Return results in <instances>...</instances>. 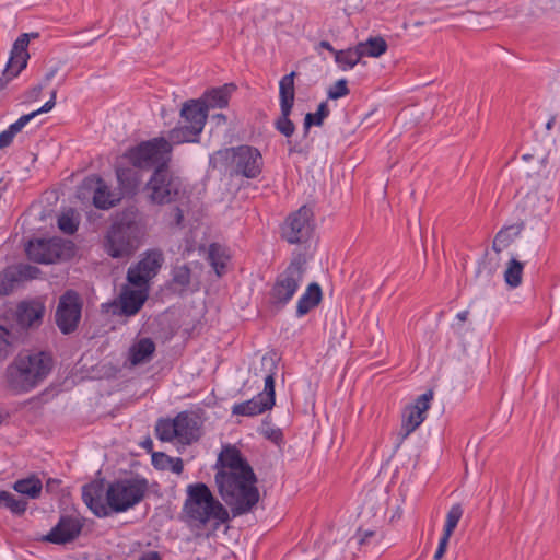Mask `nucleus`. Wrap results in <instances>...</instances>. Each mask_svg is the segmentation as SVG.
I'll use <instances>...</instances> for the list:
<instances>
[{
    "label": "nucleus",
    "instance_id": "f257e3e1",
    "mask_svg": "<svg viewBox=\"0 0 560 560\" xmlns=\"http://www.w3.org/2000/svg\"><path fill=\"white\" fill-rule=\"evenodd\" d=\"M252 467L242 471H217L215 483L219 494L230 506L234 517L250 512L258 503L260 495Z\"/></svg>",
    "mask_w": 560,
    "mask_h": 560
},
{
    "label": "nucleus",
    "instance_id": "f03ea898",
    "mask_svg": "<svg viewBox=\"0 0 560 560\" xmlns=\"http://www.w3.org/2000/svg\"><path fill=\"white\" fill-rule=\"evenodd\" d=\"M51 369L52 359L48 353L21 352L5 369V386L16 395L30 393L44 382Z\"/></svg>",
    "mask_w": 560,
    "mask_h": 560
},
{
    "label": "nucleus",
    "instance_id": "7ed1b4c3",
    "mask_svg": "<svg viewBox=\"0 0 560 560\" xmlns=\"http://www.w3.org/2000/svg\"><path fill=\"white\" fill-rule=\"evenodd\" d=\"M183 512L187 522L197 528H203L211 520L218 525L230 520L229 511L217 500L208 486L202 482L187 486V498Z\"/></svg>",
    "mask_w": 560,
    "mask_h": 560
},
{
    "label": "nucleus",
    "instance_id": "20e7f679",
    "mask_svg": "<svg viewBox=\"0 0 560 560\" xmlns=\"http://www.w3.org/2000/svg\"><path fill=\"white\" fill-rule=\"evenodd\" d=\"M144 235L143 224L137 211L121 212L112 223L105 237V248L113 258L131 256Z\"/></svg>",
    "mask_w": 560,
    "mask_h": 560
},
{
    "label": "nucleus",
    "instance_id": "39448f33",
    "mask_svg": "<svg viewBox=\"0 0 560 560\" xmlns=\"http://www.w3.org/2000/svg\"><path fill=\"white\" fill-rule=\"evenodd\" d=\"M144 191L149 202L158 206L177 202L187 194L183 178L172 171L168 164L153 171Z\"/></svg>",
    "mask_w": 560,
    "mask_h": 560
},
{
    "label": "nucleus",
    "instance_id": "423d86ee",
    "mask_svg": "<svg viewBox=\"0 0 560 560\" xmlns=\"http://www.w3.org/2000/svg\"><path fill=\"white\" fill-rule=\"evenodd\" d=\"M305 272L306 259L303 255H298L275 279L269 292L272 307L282 310L291 302L304 281Z\"/></svg>",
    "mask_w": 560,
    "mask_h": 560
},
{
    "label": "nucleus",
    "instance_id": "0eeeda50",
    "mask_svg": "<svg viewBox=\"0 0 560 560\" xmlns=\"http://www.w3.org/2000/svg\"><path fill=\"white\" fill-rule=\"evenodd\" d=\"M172 150L167 139L156 137L129 148L124 156L138 170H155L170 163Z\"/></svg>",
    "mask_w": 560,
    "mask_h": 560
},
{
    "label": "nucleus",
    "instance_id": "6e6552de",
    "mask_svg": "<svg viewBox=\"0 0 560 560\" xmlns=\"http://www.w3.org/2000/svg\"><path fill=\"white\" fill-rule=\"evenodd\" d=\"M147 491L148 481L144 478L130 477L110 482L106 489L110 513H121L133 508L142 501Z\"/></svg>",
    "mask_w": 560,
    "mask_h": 560
},
{
    "label": "nucleus",
    "instance_id": "1a4fd4ad",
    "mask_svg": "<svg viewBox=\"0 0 560 560\" xmlns=\"http://www.w3.org/2000/svg\"><path fill=\"white\" fill-rule=\"evenodd\" d=\"M25 252L30 260L49 265L69 258L72 254V245L61 238H38L30 241Z\"/></svg>",
    "mask_w": 560,
    "mask_h": 560
},
{
    "label": "nucleus",
    "instance_id": "9d476101",
    "mask_svg": "<svg viewBox=\"0 0 560 560\" xmlns=\"http://www.w3.org/2000/svg\"><path fill=\"white\" fill-rule=\"evenodd\" d=\"M83 302L74 290H67L58 301L55 323L63 335L74 332L82 315Z\"/></svg>",
    "mask_w": 560,
    "mask_h": 560
},
{
    "label": "nucleus",
    "instance_id": "9b49d317",
    "mask_svg": "<svg viewBox=\"0 0 560 560\" xmlns=\"http://www.w3.org/2000/svg\"><path fill=\"white\" fill-rule=\"evenodd\" d=\"M313 230V211L302 206L287 217L281 225V236L290 244H303L311 238Z\"/></svg>",
    "mask_w": 560,
    "mask_h": 560
},
{
    "label": "nucleus",
    "instance_id": "f8f14e48",
    "mask_svg": "<svg viewBox=\"0 0 560 560\" xmlns=\"http://www.w3.org/2000/svg\"><path fill=\"white\" fill-rule=\"evenodd\" d=\"M295 75L296 72L292 71L279 81L280 116L275 121V128L287 138H290L295 131V126L290 119L295 98Z\"/></svg>",
    "mask_w": 560,
    "mask_h": 560
},
{
    "label": "nucleus",
    "instance_id": "ddd939ff",
    "mask_svg": "<svg viewBox=\"0 0 560 560\" xmlns=\"http://www.w3.org/2000/svg\"><path fill=\"white\" fill-rule=\"evenodd\" d=\"M164 260L161 249L152 248L145 250L141 259L129 267L127 271L128 282L138 288H148L149 281L159 273Z\"/></svg>",
    "mask_w": 560,
    "mask_h": 560
},
{
    "label": "nucleus",
    "instance_id": "4468645a",
    "mask_svg": "<svg viewBox=\"0 0 560 560\" xmlns=\"http://www.w3.org/2000/svg\"><path fill=\"white\" fill-rule=\"evenodd\" d=\"M231 153L233 173L253 179L260 175L264 159L260 151L252 145H238L226 150Z\"/></svg>",
    "mask_w": 560,
    "mask_h": 560
},
{
    "label": "nucleus",
    "instance_id": "2eb2a0df",
    "mask_svg": "<svg viewBox=\"0 0 560 560\" xmlns=\"http://www.w3.org/2000/svg\"><path fill=\"white\" fill-rule=\"evenodd\" d=\"M433 399V392L428 390L421 394L413 405L406 407L402 413L401 427L397 436L396 448L400 447L402 442L418 428L425 419V412L430 408Z\"/></svg>",
    "mask_w": 560,
    "mask_h": 560
},
{
    "label": "nucleus",
    "instance_id": "dca6fc26",
    "mask_svg": "<svg viewBox=\"0 0 560 560\" xmlns=\"http://www.w3.org/2000/svg\"><path fill=\"white\" fill-rule=\"evenodd\" d=\"M92 192L93 205L101 210H108L121 200V194L112 190L106 182L98 175L84 178L80 187V194Z\"/></svg>",
    "mask_w": 560,
    "mask_h": 560
},
{
    "label": "nucleus",
    "instance_id": "f3484780",
    "mask_svg": "<svg viewBox=\"0 0 560 560\" xmlns=\"http://www.w3.org/2000/svg\"><path fill=\"white\" fill-rule=\"evenodd\" d=\"M83 522L73 515H61L58 523L43 537V541L66 545L74 541L81 534Z\"/></svg>",
    "mask_w": 560,
    "mask_h": 560
},
{
    "label": "nucleus",
    "instance_id": "a211bd4d",
    "mask_svg": "<svg viewBox=\"0 0 560 560\" xmlns=\"http://www.w3.org/2000/svg\"><path fill=\"white\" fill-rule=\"evenodd\" d=\"M104 480H94L82 487V500L97 517L110 515V508L106 501Z\"/></svg>",
    "mask_w": 560,
    "mask_h": 560
},
{
    "label": "nucleus",
    "instance_id": "6ab92c4d",
    "mask_svg": "<svg viewBox=\"0 0 560 560\" xmlns=\"http://www.w3.org/2000/svg\"><path fill=\"white\" fill-rule=\"evenodd\" d=\"M28 44L30 36L26 33L20 35L13 43L9 60L3 71L7 77L14 79L26 67L30 58L27 52Z\"/></svg>",
    "mask_w": 560,
    "mask_h": 560
},
{
    "label": "nucleus",
    "instance_id": "aec40b11",
    "mask_svg": "<svg viewBox=\"0 0 560 560\" xmlns=\"http://www.w3.org/2000/svg\"><path fill=\"white\" fill-rule=\"evenodd\" d=\"M148 299V288L138 290L125 288L119 295L120 311L119 315L127 317L135 316L142 308Z\"/></svg>",
    "mask_w": 560,
    "mask_h": 560
},
{
    "label": "nucleus",
    "instance_id": "412c9836",
    "mask_svg": "<svg viewBox=\"0 0 560 560\" xmlns=\"http://www.w3.org/2000/svg\"><path fill=\"white\" fill-rule=\"evenodd\" d=\"M176 440L189 445L199 439V427L197 420L188 412L182 411L174 418Z\"/></svg>",
    "mask_w": 560,
    "mask_h": 560
},
{
    "label": "nucleus",
    "instance_id": "4be33fe9",
    "mask_svg": "<svg viewBox=\"0 0 560 560\" xmlns=\"http://www.w3.org/2000/svg\"><path fill=\"white\" fill-rule=\"evenodd\" d=\"M45 306L38 301H23L18 305L16 320L23 327H33L42 323Z\"/></svg>",
    "mask_w": 560,
    "mask_h": 560
},
{
    "label": "nucleus",
    "instance_id": "5701e85b",
    "mask_svg": "<svg viewBox=\"0 0 560 560\" xmlns=\"http://www.w3.org/2000/svg\"><path fill=\"white\" fill-rule=\"evenodd\" d=\"M116 177L118 182L117 192L121 194V199L137 194L141 183V175L136 167H117Z\"/></svg>",
    "mask_w": 560,
    "mask_h": 560
},
{
    "label": "nucleus",
    "instance_id": "b1692460",
    "mask_svg": "<svg viewBox=\"0 0 560 560\" xmlns=\"http://www.w3.org/2000/svg\"><path fill=\"white\" fill-rule=\"evenodd\" d=\"M215 467L218 470L242 471L250 465L235 446L228 445L219 454Z\"/></svg>",
    "mask_w": 560,
    "mask_h": 560
},
{
    "label": "nucleus",
    "instance_id": "393cba45",
    "mask_svg": "<svg viewBox=\"0 0 560 560\" xmlns=\"http://www.w3.org/2000/svg\"><path fill=\"white\" fill-rule=\"evenodd\" d=\"M208 112L203 103L198 100H190L183 105L180 117L183 122L196 127L199 131L203 130Z\"/></svg>",
    "mask_w": 560,
    "mask_h": 560
},
{
    "label": "nucleus",
    "instance_id": "a878e982",
    "mask_svg": "<svg viewBox=\"0 0 560 560\" xmlns=\"http://www.w3.org/2000/svg\"><path fill=\"white\" fill-rule=\"evenodd\" d=\"M261 365L267 373L264 377V392L259 393L258 395H262L264 398L268 401V404L275 406V375L277 374L278 371V360L276 353L265 354L261 358Z\"/></svg>",
    "mask_w": 560,
    "mask_h": 560
},
{
    "label": "nucleus",
    "instance_id": "bb28decb",
    "mask_svg": "<svg viewBox=\"0 0 560 560\" xmlns=\"http://www.w3.org/2000/svg\"><path fill=\"white\" fill-rule=\"evenodd\" d=\"M323 298L322 288L317 282H312L306 287L304 293L296 303V317L306 315L312 308L317 306Z\"/></svg>",
    "mask_w": 560,
    "mask_h": 560
},
{
    "label": "nucleus",
    "instance_id": "cd10ccee",
    "mask_svg": "<svg viewBox=\"0 0 560 560\" xmlns=\"http://www.w3.org/2000/svg\"><path fill=\"white\" fill-rule=\"evenodd\" d=\"M272 407L273 406L268 404L262 395L257 394L249 400L234 404L232 407V413L236 416L254 417L264 413Z\"/></svg>",
    "mask_w": 560,
    "mask_h": 560
},
{
    "label": "nucleus",
    "instance_id": "c85d7f7f",
    "mask_svg": "<svg viewBox=\"0 0 560 560\" xmlns=\"http://www.w3.org/2000/svg\"><path fill=\"white\" fill-rule=\"evenodd\" d=\"M235 90L233 84H224L220 88H214L207 91L203 95V106L209 108H223L229 104L232 91Z\"/></svg>",
    "mask_w": 560,
    "mask_h": 560
},
{
    "label": "nucleus",
    "instance_id": "c756f323",
    "mask_svg": "<svg viewBox=\"0 0 560 560\" xmlns=\"http://www.w3.org/2000/svg\"><path fill=\"white\" fill-rule=\"evenodd\" d=\"M155 351V343L150 338H141L129 349L131 365H139L151 360Z\"/></svg>",
    "mask_w": 560,
    "mask_h": 560
},
{
    "label": "nucleus",
    "instance_id": "7c9ffc66",
    "mask_svg": "<svg viewBox=\"0 0 560 560\" xmlns=\"http://www.w3.org/2000/svg\"><path fill=\"white\" fill-rule=\"evenodd\" d=\"M202 131L190 125L179 124L168 132V142L173 144H182L185 142H198L199 135Z\"/></svg>",
    "mask_w": 560,
    "mask_h": 560
},
{
    "label": "nucleus",
    "instance_id": "2f4dec72",
    "mask_svg": "<svg viewBox=\"0 0 560 560\" xmlns=\"http://www.w3.org/2000/svg\"><path fill=\"white\" fill-rule=\"evenodd\" d=\"M56 95L57 91L54 90L50 98L40 108L30 114L22 115L16 121L11 124L7 130L15 137V135L19 133L34 117L43 113H48L54 108L56 105Z\"/></svg>",
    "mask_w": 560,
    "mask_h": 560
},
{
    "label": "nucleus",
    "instance_id": "473e14b6",
    "mask_svg": "<svg viewBox=\"0 0 560 560\" xmlns=\"http://www.w3.org/2000/svg\"><path fill=\"white\" fill-rule=\"evenodd\" d=\"M56 95L57 91L54 90L50 98L40 108L30 114L22 115L16 121L11 124L7 130L15 137V135L19 133L34 117L43 113H48L54 108L56 105Z\"/></svg>",
    "mask_w": 560,
    "mask_h": 560
},
{
    "label": "nucleus",
    "instance_id": "72a5a7b5",
    "mask_svg": "<svg viewBox=\"0 0 560 560\" xmlns=\"http://www.w3.org/2000/svg\"><path fill=\"white\" fill-rule=\"evenodd\" d=\"M522 229L523 224H512L502 228L494 236L492 249L499 254L505 248H508L512 244V242L520 235Z\"/></svg>",
    "mask_w": 560,
    "mask_h": 560
},
{
    "label": "nucleus",
    "instance_id": "f704fd0d",
    "mask_svg": "<svg viewBox=\"0 0 560 560\" xmlns=\"http://www.w3.org/2000/svg\"><path fill=\"white\" fill-rule=\"evenodd\" d=\"M13 489L30 499H37L42 493L43 483L37 476L31 475L26 478L16 480L13 485Z\"/></svg>",
    "mask_w": 560,
    "mask_h": 560
},
{
    "label": "nucleus",
    "instance_id": "c9c22d12",
    "mask_svg": "<svg viewBox=\"0 0 560 560\" xmlns=\"http://www.w3.org/2000/svg\"><path fill=\"white\" fill-rule=\"evenodd\" d=\"M362 56L365 57H380L387 50V43L381 36L370 37L365 42H361L358 45Z\"/></svg>",
    "mask_w": 560,
    "mask_h": 560
},
{
    "label": "nucleus",
    "instance_id": "e433bc0d",
    "mask_svg": "<svg viewBox=\"0 0 560 560\" xmlns=\"http://www.w3.org/2000/svg\"><path fill=\"white\" fill-rule=\"evenodd\" d=\"M362 57V52L359 50L358 46H355L353 48L338 50L335 56V61L342 71H347L358 65Z\"/></svg>",
    "mask_w": 560,
    "mask_h": 560
},
{
    "label": "nucleus",
    "instance_id": "4c0bfd02",
    "mask_svg": "<svg viewBox=\"0 0 560 560\" xmlns=\"http://www.w3.org/2000/svg\"><path fill=\"white\" fill-rule=\"evenodd\" d=\"M1 504L9 509L13 514L22 515L26 511L28 502L13 493L1 491L0 505Z\"/></svg>",
    "mask_w": 560,
    "mask_h": 560
},
{
    "label": "nucleus",
    "instance_id": "58836bf2",
    "mask_svg": "<svg viewBox=\"0 0 560 560\" xmlns=\"http://www.w3.org/2000/svg\"><path fill=\"white\" fill-rule=\"evenodd\" d=\"M329 113L327 102H322L316 113H307L304 118V133L307 135L312 126L320 127L324 124V119L329 116Z\"/></svg>",
    "mask_w": 560,
    "mask_h": 560
},
{
    "label": "nucleus",
    "instance_id": "ea45409f",
    "mask_svg": "<svg viewBox=\"0 0 560 560\" xmlns=\"http://www.w3.org/2000/svg\"><path fill=\"white\" fill-rule=\"evenodd\" d=\"M523 264L515 258H512L504 272V280L511 288H517L522 283Z\"/></svg>",
    "mask_w": 560,
    "mask_h": 560
},
{
    "label": "nucleus",
    "instance_id": "a19ab883",
    "mask_svg": "<svg viewBox=\"0 0 560 560\" xmlns=\"http://www.w3.org/2000/svg\"><path fill=\"white\" fill-rule=\"evenodd\" d=\"M156 438L163 442H171L176 439L174 419H160L155 425Z\"/></svg>",
    "mask_w": 560,
    "mask_h": 560
},
{
    "label": "nucleus",
    "instance_id": "79ce46f5",
    "mask_svg": "<svg viewBox=\"0 0 560 560\" xmlns=\"http://www.w3.org/2000/svg\"><path fill=\"white\" fill-rule=\"evenodd\" d=\"M191 270L187 265L175 266L172 269V281L182 290H186L190 284Z\"/></svg>",
    "mask_w": 560,
    "mask_h": 560
},
{
    "label": "nucleus",
    "instance_id": "37998d69",
    "mask_svg": "<svg viewBox=\"0 0 560 560\" xmlns=\"http://www.w3.org/2000/svg\"><path fill=\"white\" fill-rule=\"evenodd\" d=\"M16 283H19V279L13 267L5 269L0 273V294L7 295L11 293Z\"/></svg>",
    "mask_w": 560,
    "mask_h": 560
},
{
    "label": "nucleus",
    "instance_id": "c03bdc74",
    "mask_svg": "<svg viewBox=\"0 0 560 560\" xmlns=\"http://www.w3.org/2000/svg\"><path fill=\"white\" fill-rule=\"evenodd\" d=\"M19 282L37 279L42 273L40 269L30 264H19L13 267Z\"/></svg>",
    "mask_w": 560,
    "mask_h": 560
},
{
    "label": "nucleus",
    "instance_id": "a18cd8bd",
    "mask_svg": "<svg viewBox=\"0 0 560 560\" xmlns=\"http://www.w3.org/2000/svg\"><path fill=\"white\" fill-rule=\"evenodd\" d=\"M462 516H463V509H462L460 504L452 505L446 514V521H445L443 532H446L447 534H453V532L456 528Z\"/></svg>",
    "mask_w": 560,
    "mask_h": 560
},
{
    "label": "nucleus",
    "instance_id": "49530a36",
    "mask_svg": "<svg viewBox=\"0 0 560 560\" xmlns=\"http://www.w3.org/2000/svg\"><path fill=\"white\" fill-rule=\"evenodd\" d=\"M13 335L4 326L0 325V360L5 359L12 352Z\"/></svg>",
    "mask_w": 560,
    "mask_h": 560
},
{
    "label": "nucleus",
    "instance_id": "de8ad7c7",
    "mask_svg": "<svg viewBox=\"0 0 560 560\" xmlns=\"http://www.w3.org/2000/svg\"><path fill=\"white\" fill-rule=\"evenodd\" d=\"M159 458L163 462H167L171 464V470L175 474H180L184 469V464H183V459L179 458V457H176V458H173V457H170L163 453L161 454H153L152 456V460L154 463L155 466H160V463H159ZM161 467L163 468L164 465L161 464Z\"/></svg>",
    "mask_w": 560,
    "mask_h": 560
},
{
    "label": "nucleus",
    "instance_id": "09e8293b",
    "mask_svg": "<svg viewBox=\"0 0 560 560\" xmlns=\"http://www.w3.org/2000/svg\"><path fill=\"white\" fill-rule=\"evenodd\" d=\"M79 223L74 220L72 213H62L58 218V228L67 234H73L78 230Z\"/></svg>",
    "mask_w": 560,
    "mask_h": 560
},
{
    "label": "nucleus",
    "instance_id": "8fccbe9b",
    "mask_svg": "<svg viewBox=\"0 0 560 560\" xmlns=\"http://www.w3.org/2000/svg\"><path fill=\"white\" fill-rule=\"evenodd\" d=\"M346 79H339L327 92L330 100H338L349 94Z\"/></svg>",
    "mask_w": 560,
    "mask_h": 560
},
{
    "label": "nucleus",
    "instance_id": "3c124183",
    "mask_svg": "<svg viewBox=\"0 0 560 560\" xmlns=\"http://www.w3.org/2000/svg\"><path fill=\"white\" fill-rule=\"evenodd\" d=\"M219 246L215 244H211L209 248V259L212 267L215 270L218 276H221L223 269L225 268V262L222 260V257L218 254Z\"/></svg>",
    "mask_w": 560,
    "mask_h": 560
},
{
    "label": "nucleus",
    "instance_id": "603ef678",
    "mask_svg": "<svg viewBox=\"0 0 560 560\" xmlns=\"http://www.w3.org/2000/svg\"><path fill=\"white\" fill-rule=\"evenodd\" d=\"M261 434L268 439V440H271L272 442L275 443H278L279 441L282 440V432L280 431V429H276V428H262L261 429Z\"/></svg>",
    "mask_w": 560,
    "mask_h": 560
},
{
    "label": "nucleus",
    "instance_id": "864d4df0",
    "mask_svg": "<svg viewBox=\"0 0 560 560\" xmlns=\"http://www.w3.org/2000/svg\"><path fill=\"white\" fill-rule=\"evenodd\" d=\"M438 9H445L452 7H459L465 4L467 0H433Z\"/></svg>",
    "mask_w": 560,
    "mask_h": 560
},
{
    "label": "nucleus",
    "instance_id": "5fc2aeb1",
    "mask_svg": "<svg viewBox=\"0 0 560 560\" xmlns=\"http://www.w3.org/2000/svg\"><path fill=\"white\" fill-rule=\"evenodd\" d=\"M13 139H14V136L12 133H10L7 129L3 130L0 133V150L11 145L13 142Z\"/></svg>",
    "mask_w": 560,
    "mask_h": 560
},
{
    "label": "nucleus",
    "instance_id": "6e6d98bb",
    "mask_svg": "<svg viewBox=\"0 0 560 560\" xmlns=\"http://www.w3.org/2000/svg\"><path fill=\"white\" fill-rule=\"evenodd\" d=\"M138 560H162V557H161L160 552L150 550V551L143 552L139 557Z\"/></svg>",
    "mask_w": 560,
    "mask_h": 560
},
{
    "label": "nucleus",
    "instance_id": "4d7b16f0",
    "mask_svg": "<svg viewBox=\"0 0 560 560\" xmlns=\"http://www.w3.org/2000/svg\"><path fill=\"white\" fill-rule=\"evenodd\" d=\"M59 71V67L55 66V67H51L47 72L46 74L44 75L43 78V83L44 84H48L54 78L55 75L57 74V72Z\"/></svg>",
    "mask_w": 560,
    "mask_h": 560
},
{
    "label": "nucleus",
    "instance_id": "13d9d810",
    "mask_svg": "<svg viewBox=\"0 0 560 560\" xmlns=\"http://www.w3.org/2000/svg\"><path fill=\"white\" fill-rule=\"evenodd\" d=\"M451 536H452V534H447L446 532H443V535L440 538L438 548L446 550Z\"/></svg>",
    "mask_w": 560,
    "mask_h": 560
},
{
    "label": "nucleus",
    "instance_id": "bf43d9fd",
    "mask_svg": "<svg viewBox=\"0 0 560 560\" xmlns=\"http://www.w3.org/2000/svg\"><path fill=\"white\" fill-rule=\"evenodd\" d=\"M319 47L330 51L331 54H334V56H336V52H338V50H336L328 40H322L319 43Z\"/></svg>",
    "mask_w": 560,
    "mask_h": 560
},
{
    "label": "nucleus",
    "instance_id": "052dcab7",
    "mask_svg": "<svg viewBox=\"0 0 560 560\" xmlns=\"http://www.w3.org/2000/svg\"><path fill=\"white\" fill-rule=\"evenodd\" d=\"M184 220V213L183 210L178 207L175 209V221L177 225H180Z\"/></svg>",
    "mask_w": 560,
    "mask_h": 560
},
{
    "label": "nucleus",
    "instance_id": "680f3d73",
    "mask_svg": "<svg viewBox=\"0 0 560 560\" xmlns=\"http://www.w3.org/2000/svg\"><path fill=\"white\" fill-rule=\"evenodd\" d=\"M59 482L60 481L57 479H48V481L46 482V490L52 491L55 489V487L59 486Z\"/></svg>",
    "mask_w": 560,
    "mask_h": 560
},
{
    "label": "nucleus",
    "instance_id": "e2e57ef3",
    "mask_svg": "<svg viewBox=\"0 0 560 560\" xmlns=\"http://www.w3.org/2000/svg\"><path fill=\"white\" fill-rule=\"evenodd\" d=\"M13 80V78H9L4 74V72L2 73V75L0 77V92L7 86V84Z\"/></svg>",
    "mask_w": 560,
    "mask_h": 560
},
{
    "label": "nucleus",
    "instance_id": "0e129e2a",
    "mask_svg": "<svg viewBox=\"0 0 560 560\" xmlns=\"http://www.w3.org/2000/svg\"><path fill=\"white\" fill-rule=\"evenodd\" d=\"M468 314H469V312L467 310L462 311V312L457 313L456 319H458L460 323H464L467 320Z\"/></svg>",
    "mask_w": 560,
    "mask_h": 560
},
{
    "label": "nucleus",
    "instance_id": "69168bd1",
    "mask_svg": "<svg viewBox=\"0 0 560 560\" xmlns=\"http://www.w3.org/2000/svg\"><path fill=\"white\" fill-rule=\"evenodd\" d=\"M45 86H46V84L40 82L39 84H37L36 86L33 88V90H32L33 94L38 95Z\"/></svg>",
    "mask_w": 560,
    "mask_h": 560
},
{
    "label": "nucleus",
    "instance_id": "338daca9",
    "mask_svg": "<svg viewBox=\"0 0 560 560\" xmlns=\"http://www.w3.org/2000/svg\"><path fill=\"white\" fill-rule=\"evenodd\" d=\"M445 551H446V550H444V549L436 548V551H435V553H434L433 559H435V560H442V557L444 556Z\"/></svg>",
    "mask_w": 560,
    "mask_h": 560
},
{
    "label": "nucleus",
    "instance_id": "774afa93",
    "mask_svg": "<svg viewBox=\"0 0 560 560\" xmlns=\"http://www.w3.org/2000/svg\"><path fill=\"white\" fill-rule=\"evenodd\" d=\"M214 118L218 119L219 122L222 121L224 124L226 121V117L223 114H218L214 116Z\"/></svg>",
    "mask_w": 560,
    "mask_h": 560
}]
</instances>
